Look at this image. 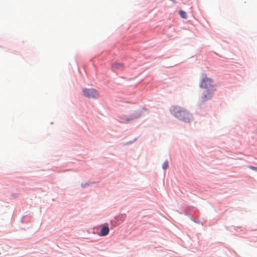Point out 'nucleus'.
Here are the masks:
<instances>
[{
  "label": "nucleus",
  "mask_w": 257,
  "mask_h": 257,
  "mask_svg": "<svg viewBox=\"0 0 257 257\" xmlns=\"http://www.w3.org/2000/svg\"><path fill=\"white\" fill-rule=\"evenodd\" d=\"M200 87L205 89L200 98L201 102H204L211 98L215 90L214 84L212 79L204 75L200 82Z\"/></svg>",
  "instance_id": "obj_1"
},
{
  "label": "nucleus",
  "mask_w": 257,
  "mask_h": 257,
  "mask_svg": "<svg viewBox=\"0 0 257 257\" xmlns=\"http://www.w3.org/2000/svg\"><path fill=\"white\" fill-rule=\"evenodd\" d=\"M171 112L176 117L185 122H189L192 119L191 115L186 110L180 106L173 107Z\"/></svg>",
  "instance_id": "obj_2"
},
{
  "label": "nucleus",
  "mask_w": 257,
  "mask_h": 257,
  "mask_svg": "<svg viewBox=\"0 0 257 257\" xmlns=\"http://www.w3.org/2000/svg\"><path fill=\"white\" fill-rule=\"evenodd\" d=\"M142 115L141 111H136L131 116L124 115L120 117V121L121 123H128L141 117Z\"/></svg>",
  "instance_id": "obj_3"
},
{
  "label": "nucleus",
  "mask_w": 257,
  "mask_h": 257,
  "mask_svg": "<svg viewBox=\"0 0 257 257\" xmlns=\"http://www.w3.org/2000/svg\"><path fill=\"white\" fill-rule=\"evenodd\" d=\"M82 92L83 95L89 98H97L99 96L98 92L94 89L85 88Z\"/></svg>",
  "instance_id": "obj_4"
},
{
  "label": "nucleus",
  "mask_w": 257,
  "mask_h": 257,
  "mask_svg": "<svg viewBox=\"0 0 257 257\" xmlns=\"http://www.w3.org/2000/svg\"><path fill=\"white\" fill-rule=\"evenodd\" d=\"M109 232V229L108 226L107 225L104 226L101 229V230L99 234L101 236H105L108 234Z\"/></svg>",
  "instance_id": "obj_5"
},
{
  "label": "nucleus",
  "mask_w": 257,
  "mask_h": 257,
  "mask_svg": "<svg viewBox=\"0 0 257 257\" xmlns=\"http://www.w3.org/2000/svg\"><path fill=\"white\" fill-rule=\"evenodd\" d=\"M113 69H121L123 68V64L119 63H114L112 65Z\"/></svg>",
  "instance_id": "obj_6"
},
{
  "label": "nucleus",
  "mask_w": 257,
  "mask_h": 257,
  "mask_svg": "<svg viewBox=\"0 0 257 257\" xmlns=\"http://www.w3.org/2000/svg\"><path fill=\"white\" fill-rule=\"evenodd\" d=\"M179 14L180 16L183 19H186L187 17L186 13L183 11L180 10L179 11Z\"/></svg>",
  "instance_id": "obj_7"
},
{
  "label": "nucleus",
  "mask_w": 257,
  "mask_h": 257,
  "mask_svg": "<svg viewBox=\"0 0 257 257\" xmlns=\"http://www.w3.org/2000/svg\"><path fill=\"white\" fill-rule=\"evenodd\" d=\"M168 166H169L168 162V161H166L163 163L162 168L163 169L165 170L168 168Z\"/></svg>",
  "instance_id": "obj_8"
},
{
  "label": "nucleus",
  "mask_w": 257,
  "mask_h": 257,
  "mask_svg": "<svg viewBox=\"0 0 257 257\" xmlns=\"http://www.w3.org/2000/svg\"><path fill=\"white\" fill-rule=\"evenodd\" d=\"M249 168L250 169H251V170H253L254 171H257V167H254V166H250L249 167Z\"/></svg>",
  "instance_id": "obj_9"
}]
</instances>
